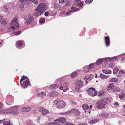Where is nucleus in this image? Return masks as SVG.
Returning a JSON list of instances; mask_svg holds the SVG:
<instances>
[{
    "label": "nucleus",
    "instance_id": "obj_1",
    "mask_svg": "<svg viewBox=\"0 0 125 125\" xmlns=\"http://www.w3.org/2000/svg\"><path fill=\"white\" fill-rule=\"evenodd\" d=\"M47 8V6L44 3H41L36 9L35 15L38 16L41 15L43 12L46 10Z\"/></svg>",
    "mask_w": 125,
    "mask_h": 125
},
{
    "label": "nucleus",
    "instance_id": "obj_2",
    "mask_svg": "<svg viewBox=\"0 0 125 125\" xmlns=\"http://www.w3.org/2000/svg\"><path fill=\"white\" fill-rule=\"evenodd\" d=\"M54 103L57 108L60 109L63 108L65 105V103L63 101L58 99L55 100L54 102Z\"/></svg>",
    "mask_w": 125,
    "mask_h": 125
},
{
    "label": "nucleus",
    "instance_id": "obj_3",
    "mask_svg": "<svg viewBox=\"0 0 125 125\" xmlns=\"http://www.w3.org/2000/svg\"><path fill=\"white\" fill-rule=\"evenodd\" d=\"M107 103V102L104 100L98 101L96 104L97 108L99 109H101L105 107L106 104Z\"/></svg>",
    "mask_w": 125,
    "mask_h": 125
},
{
    "label": "nucleus",
    "instance_id": "obj_4",
    "mask_svg": "<svg viewBox=\"0 0 125 125\" xmlns=\"http://www.w3.org/2000/svg\"><path fill=\"white\" fill-rule=\"evenodd\" d=\"M16 18H14L10 23V26L13 30H14L16 28L19 27V24L16 21Z\"/></svg>",
    "mask_w": 125,
    "mask_h": 125
},
{
    "label": "nucleus",
    "instance_id": "obj_5",
    "mask_svg": "<svg viewBox=\"0 0 125 125\" xmlns=\"http://www.w3.org/2000/svg\"><path fill=\"white\" fill-rule=\"evenodd\" d=\"M76 85L75 90L79 92H81L80 88L83 86V81L81 80L77 81L76 83Z\"/></svg>",
    "mask_w": 125,
    "mask_h": 125
},
{
    "label": "nucleus",
    "instance_id": "obj_6",
    "mask_svg": "<svg viewBox=\"0 0 125 125\" xmlns=\"http://www.w3.org/2000/svg\"><path fill=\"white\" fill-rule=\"evenodd\" d=\"M19 108L17 106H15L9 109V113L17 114L18 113Z\"/></svg>",
    "mask_w": 125,
    "mask_h": 125
},
{
    "label": "nucleus",
    "instance_id": "obj_7",
    "mask_svg": "<svg viewBox=\"0 0 125 125\" xmlns=\"http://www.w3.org/2000/svg\"><path fill=\"white\" fill-rule=\"evenodd\" d=\"M95 90L94 88H89L86 91L88 92V93L90 95L94 96H96L97 93V92Z\"/></svg>",
    "mask_w": 125,
    "mask_h": 125
},
{
    "label": "nucleus",
    "instance_id": "obj_8",
    "mask_svg": "<svg viewBox=\"0 0 125 125\" xmlns=\"http://www.w3.org/2000/svg\"><path fill=\"white\" fill-rule=\"evenodd\" d=\"M69 85L68 83H63L62 86L60 87V89L63 90V92H65V90H68L69 89Z\"/></svg>",
    "mask_w": 125,
    "mask_h": 125
},
{
    "label": "nucleus",
    "instance_id": "obj_9",
    "mask_svg": "<svg viewBox=\"0 0 125 125\" xmlns=\"http://www.w3.org/2000/svg\"><path fill=\"white\" fill-rule=\"evenodd\" d=\"M33 20V17L29 14L28 15V18L25 21L24 23L26 24H29Z\"/></svg>",
    "mask_w": 125,
    "mask_h": 125
},
{
    "label": "nucleus",
    "instance_id": "obj_10",
    "mask_svg": "<svg viewBox=\"0 0 125 125\" xmlns=\"http://www.w3.org/2000/svg\"><path fill=\"white\" fill-rule=\"evenodd\" d=\"M39 111L42 113L43 115H45L49 114V111L46 109L43 108H40Z\"/></svg>",
    "mask_w": 125,
    "mask_h": 125
},
{
    "label": "nucleus",
    "instance_id": "obj_11",
    "mask_svg": "<svg viewBox=\"0 0 125 125\" xmlns=\"http://www.w3.org/2000/svg\"><path fill=\"white\" fill-rule=\"evenodd\" d=\"M109 116L108 114L105 112H102L99 114V116L101 118H107Z\"/></svg>",
    "mask_w": 125,
    "mask_h": 125
},
{
    "label": "nucleus",
    "instance_id": "obj_12",
    "mask_svg": "<svg viewBox=\"0 0 125 125\" xmlns=\"http://www.w3.org/2000/svg\"><path fill=\"white\" fill-rule=\"evenodd\" d=\"M29 79H27V80H25L24 81L23 83H20L21 85L23 87H27L29 84Z\"/></svg>",
    "mask_w": 125,
    "mask_h": 125
},
{
    "label": "nucleus",
    "instance_id": "obj_13",
    "mask_svg": "<svg viewBox=\"0 0 125 125\" xmlns=\"http://www.w3.org/2000/svg\"><path fill=\"white\" fill-rule=\"evenodd\" d=\"M29 79H27V80H25L24 81L23 83H20L21 85L23 87H27L29 84Z\"/></svg>",
    "mask_w": 125,
    "mask_h": 125
},
{
    "label": "nucleus",
    "instance_id": "obj_14",
    "mask_svg": "<svg viewBox=\"0 0 125 125\" xmlns=\"http://www.w3.org/2000/svg\"><path fill=\"white\" fill-rule=\"evenodd\" d=\"M31 109L30 107H21L20 108L21 110L23 112H27L29 111Z\"/></svg>",
    "mask_w": 125,
    "mask_h": 125
},
{
    "label": "nucleus",
    "instance_id": "obj_15",
    "mask_svg": "<svg viewBox=\"0 0 125 125\" xmlns=\"http://www.w3.org/2000/svg\"><path fill=\"white\" fill-rule=\"evenodd\" d=\"M117 60V59L116 57H114L112 58L108 57L105 59V61H106L113 62Z\"/></svg>",
    "mask_w": 125,
    "mask_h": 125
},
{
    "label": "nucleus",
    "instance_id": "obj_16",
    "mask_svg": "<svg viewBox=\"0 0 125 125\" xmlns=\"http://www.w3.org/2000/svg\"><path fill=\"white\" fill-rule=\"evenodd\" d=\"M93 64L92 63H91L89 65V68H87V70L86 71H85V69H84V68H85V67H84L83 68V71L85 73L88 72L89 69H92L93 68Z\"/></svg>",
    "mask_w": 125,
    "mask_h": 125
},
{
    "label": "nucleus",
    "instance_id": "obj_17",
    "mask_svg": "<svg viewBox=\"0 0 125 125\" xmlns=\"http://www.w3.org/2000/svg\"><path fill=\"white\" fill-rule=\"evenodd\" d=\"M55 121H57L59 123H64L66 121V119L64 117H60L55 120Z\"/></svg>",
    "mask_w": 125,
    "mask_h": 125
},
{
    "label": "nucleus",
    "instance_id": "obj_18",
    "mask_svg": "<svg viewBox=\"0 0 125 125\" xmlns=\"http://www.w3.org/2000/svg\"><path fill=\"white\" fill-rule=\"evenodd\" d=\"M105 42L107 46H109L110 43V39L109 36H107L105 37Z\"/></svg>",
    "mask_w": 125,
    "mask_h": 125
},
{
    "label": "nucleus",
    "instance_id": "obj_19",
    "mask_svg": "<svg viewBox=\"0 0 125 125\" xmlns=\"http://www.w3.org/2000/svg\"><path fill=\"white\" fill-rule=\"evenodd\" d=\"M99 121V120L95 118L94 119L91 120L89 121V123L90 124H93L96 123Z\"/></svg>",
    "mask_w": 125,
    "mask_h": 125
},
{
    "label": "nucleus",
    "instance_id": "obj_20",
    "mask_svg": "<svg viewBox=\"0 0 125 125\" xmlns=\"http://www.w3.org/2000/svg\"><path fill=\"white\" fill-rule=\"evenodd\" d=\"M54 122H53L48 123L47 124L48 125H60L59 123L57 121L54 120Z\"/></svg>",
    "mask_w": 125,
    "mask_h": 125
},
{
    "label": "nucleus",
    "instance_id": "obj_21",
    "mask_svg": "<svg viewBox=\"0 0 125 125\" xmlns=\"http://www.w3.org/2000/svg\"><path fill=\"white\" fill-rule=\"evenodd\" d=\"M82 107L84 110L85 111V112L86 113L88 110L89 107L88 106L87 104H84L82 106Z\"/></svg>",
    "mask_w": 125,
    "mask_h": 125
},
{
    "label": "nucleus",
    "instance_id": "obj_22",
    "mask_svg": "<svg viewBox=\"0 0 125 125\" xmlns=\"http://www.w3.org/2000/svg\"><path fill=\"white\" fill-rule=\"evenodd\" d=\"M58 86L59 85L58 84H55L51 85L48 88L50 89H52L53 88H57Z\"/></svg>",
    "mask_w": 125,
    "mask_h": 125
},
{
    "label": "nucleus",
    "instance_id": "obj_23",
    "mask_svg": "<svg viewBox=\"0 0 125 125\" xmlns=\"http://www.w3.org/2000/svg\"><path fill=\"white\" fill-rule=\"evenodd\" d=\"M45 92H42L41 93H38L37 94V96L41 98L43 97V96L46 95Z\"/></svg>",
    "mask_w": 125,
    "mask_h": 125
},
{
    "label": "nucleus",
    "instance_id": "obj_24",
    "mask_svg": "<svg viewBox=\"0 0 125 125\" xmlns=\"http://www.w3.org/2000/svg\"><path fill=\"white\" fill-rule=\"evenodd\" d=\"M114 85L113 83H111L109 85L107 88V89L108 90H110L113 89L114 88Z\"/></svg>",
    "mask_w": 125,
    "mask_h": 125
},
{
    "label": "nucleus",
    "instance_id": "obj_25",
    "mask_svg": "<svg viewBox=\"0 0 125 125\" xmlns=\"http://www.w3.org/2000/svg\"><path fill=\"white\" fill-rule=\"evenodd\" d=\"M99 76L102 79H105L109 77V76L105 75L102 73H101L100 74Z\"/></svg>",
    "mask_w": 125,
    "mask_h": 125
},
{
    "label": "nucleus",
    "instance_id": "obj_26",
    "mask_svg": "<svg viewBox=\"0 0 125 125\" xmlns=\"http://www.w3.org/2000/svg\"><path fill=\"white\" fill-rule=\"evenodd\" d=\"M125 94L124 92L119 94V96L120 99H122L124 98Z\"/></svg>",
    "mask_w": 125,
    "mask_h": 125
},
{
    "label": "nucleus",
    "instance_id": "obj_27",
    "mask_svg": "<svg viewBox=\"0 0 125 125\" xmlns=\"http://www.w3.org/2000/svg\"><path fill=\"white\" fill-rule=\"evenodd\" d=\"M73 112L77 116L80 115V113L79 111L77 109L74 110L73 111Z\"/></svg>",
    "mask_w": 125,
    "mask_h": 125
},
{
    "label": "nucleus",
    "instance_id": "obj_28",
    "mask_svg": "<svg viewBox=\"0 0 125 125\" xmlns=\"http://www.w3.org/2000/svg\"><path fill=\"white\" fill-rule=\"evenodd\" d=\"M22 41H17V46L19 47L21 46L22 45Z\"/></svg>",
    "mask_w": 125,
    "mask_h": 125
},
{
    "label": "nucleus",
    "instance_id": "obj_29",
    "mask_svg": "<svg viewBox=\"0 0 125 125\" xmlns=\"http://www.w3.org/2000/svg\"><path fill=\"white\" fill-rule=\"evenodd\" d=\"M1 112V114H5L6 113H9V109H4L0 110Z\"/></svg>",
    "mask_w": 125,
    "mask_h": 125
},
{
    "label": "nucleus",
    "instance_id": "obj_30",
    "mask_svg": "<svg viewBox=\"0 0 125 125\" xmlns=\"http://www.w3.org/2000/svg\"><path fill=\"white\" fill-rule=\"evenodd\" d=\"M118 78H112L110 80L111 82H115L118 81Z\"/></svg>",
    "mask_w": 125,
    "mask_h": 125
},
{
    "label": "nucleus",
    "instance_id": "obj_31",
    "mask_svg": "<svg viewBox=\"0 0 125 125\" xmlns=\"http://www.w3.org/2000/svg\"><path fill=\"white\" fill-rule=\"evenodd\" d=\"M27 79H29L26 76H23L22 77V78L21 79L20 81V83H21L22 81L23 80H27Z\"/></svg>",
    "mask_w": 125,
    "mask_h": 125
},
{
    "label": "nucleus",
    "instance_id": "obj_32",
    "mask_svg": "<svg viewBox=\"0 0 125 125\" xmlns=\"http://www.w3.org/2000/svg\"><path fill=\"white\" fill-rule=\"evenodd\" d=\"M54 6L55 8L56 9H58V8H59L61 7V6L60 4L56 3H54Z\"/></svg>",
    "mask_w": 125,
    "mask_h": 125
},
{
    "label": "nucleus",
    "instance_id": "obj_33",
    "mask_svg": "<svg viewBox=\"0 0 125 125\" xmlns=\"http://www.w3.org/2000/svg\"><path fill=\"white\" fill-rule=\"evenodd\" d=\"M102 62V60L101 59H98L96 62L97 65H100L101 64Z\"/></svg>",
    "mask_w": 125,
    "mask_h": 125
},
{
    "label": "nucleus",
    "instance_id": "obj_34",
    "mask_svg": "<svg viewBox=\"0 0 125 125\" xmlns=\"http://www.w3.org/2000/svg\"><path fill=\"white\" fill-rule=\"evenodd\" d=\"M21 3L23 4H25L26 3L29 2V0H19Z\"/></svg>",
    "mask_w": 125,
    "mask_h": 125
},
{
    "label": "nucleus",
    "instance_id": "obj_35",
    "mask_svg": "<svg viewBox=\"0 0 125 125\" xmlns=\"http://www.w3.org/2000/svg\"><path fill=\"white\" fill-rule=\"evenodd\" d=\"M119 70L117 68H115L113 70V73L114 74H117Z\"/></svg>",
    "mask_w": 125,
    "mask_h": 125
},
{
    "label": "nucleus",
    "instance_id": "obj_36",
    "mask_svg": "<svg viewBox=\"0 0 125 125\" xmlns=\"http://www.w3.org/2000/svg\"><path fill=\"white\" fill-rule=\"evenodd\" d=\"M77 75V73L74 72L72 73L71 75V77L72 78H74L76 77Z\"/></svg>",
    "mask_w": 125,
    "mask_h": 125
},
{
    "label": "nucleus",
    "instance_id": "obj_37",
    "mask_svg": "<svg viewBox=\"0 0 125 125\" xmlns=\"http://www.w3.org/2000/svg\"><path fill=\"white\" fill-rule=\"evenodd\" d=\"M78 5L80 7H83V1H81L77 3Z\"/></svg>",
    "mask_w": 125,
    "mask_h": 125
},
{
    "label": "nucleus",
    "instance_id": "obj_38",
    "mask_svg": "<svg viewBox=\"0 0 125 125\" xmlns=\"http://www.w3.org/2000/svg\"><path fill=\"white\" fill-rule=\"evenodd\" d=\"M120 90V88L118 87L115 88L113 90V91L115 92H118Z\"/></svg>",
    "mask_w": 125,
    "mask_h": 125
},
{
    "label": "nucleus",
    "instance_id": "obj_39",
    "mask_svg": "<svg viewBox=\"0 0 125 125\" xmlns=\"http://www.w3.org/2000/svg\"><path fill=\"white\" fill-rule=\"evenodd\" d=\"M93 0H86L85 3L87 4H89L92 2Z\"/></svg>",
    "mask_w": 125,
    "mask_h": 125
},
{
    "label": "nucleus",
    "instance_id": "obj_40",
    "mask_svg": "<svg viewBox=\"0 0 125 125\" xmlns=\"http://www.w3.org/2000/svg\"><path fill=\"white\" fill-rule=\"evenodd\" d=\"M45 21V19L44 18H41L39 22L40 23H43Z\"/></svg>",
    "mask_w": 125,
    "mask_h": 125
},
{
    "label": "nucleus",
    "instance_id": "obj_41",
    "mask_svg": "<svg viewBox=\"0 0 125 125\" xmlns=\"http://www.w3.org/2000/svg\"><path fill=\"white\" fill-rule=\"evenodd\" d=\"M1 23L3 25H6L7 24L6 20L4 19L2 20Z\"/></svg>",
    "mask_w": 125,
    "mask_h": 125
},
{
    "label": "nucleus",
    "instance_id": "obj_42",
    "mask_svg": "<svg viewBox=\"0 0 125 125\" xmlns=\"http://www.w3.org/2000/svg\"><path fill=\"white\" fill-rule=\"evenodd\" d=\"M33 3L35 4H37L38 3L37 0H30Z\"/></svg>",
    "mask_w": 125,
    "mask_h": 125
},
{
    "label": "nucleus",
    "instance_id": "obj_43",
    "mask_svg": "<svg viewBox=\"0 0 125 125\" xmlns=\"http://www.w3.org/2000/svg\"><path fill=\"white\" fill-rule=\"evenodd\" d=\"M119 73L123 75L125 74V72L123 70L120 71L119 72Z\"/></svg>",
    "mask_w": 125,
    "mask_h": 125
},
{
    "label": "nucleus",
    "instance_id": "obj_44",
    "mask_svg": "<svg viewBox=\"0 0 125 125\" xmlns=\"http://www.w3.org/2000/svg\"><path fill=\"white\" fill-rule=\"evenodd\" d=\"M72 12H73V10H71L70 11L67 12L66 13L65 15L67 16L69 15Z\"/></svg>",
    "mask_w": 125,
    "mask_h": 125
},
{
    "label": "nucleus",
    "instance_id": "obj_45",
    "mask_svg": "<svg viewBox=\"0 0 125 125\" xmlns=\"http://www.w3.org/2000/svg\"><path fill=\"white\" fill-rule=\"evenodd\" d=\"M3 8L4 9L5 11L7 12L8 11V8H7V6L5 5L3 6Z\"/></svg>",
    "mask_w": 125,
    "mask_h": 125
},
{
    "label": "nucleus",
    "instance_id": "obj_46",
    "mask_svg": "<svg viewBox=\"0 0 125 125\" xmlns=\"http://www.w3.org/2000/svg\"><path fill=\"white\" fill-rule=\"evenodd\" d=\"M3 125H11L8 122H5L3 123Z\"/></svg>",
    "mask_w": 125,
    "mask_h": 125
},
{
    "label": "nucleus",
    "instance_id": "obj_47",
    "mask_svg": "<svg viewBox=\"0 0 125 125\" xmlns=\"http://www.w3.org/2000/svg\"><path fill=\"white\" fill-rule=\"evenodd\" d=\"M80 10V9L78 8H76L75 7H74V10H73V12H75L76 11H79Z\"/></svg>",
    "mask_w": 125,
    "mask_h": 125
},
{
    "label": "nucleus",
    "instance_id": "obj_48",
    "mask_svg": "<svg viewBox=\"0 0 125 125\" xmlns=\"http://www.w3.org/2000/svg\"><path fill=\"white\" fill-rule=\"evenodd\" d=\"M21 31H19L17 32H15V34L16 35H18L20 34L21 33Z\"/></svg>",
    "mask_w": 125,
    "mask_h": 125
},
{
    "label": "nucleus",
    "instance_id": "obj_49",
    "mask_svg": "<svg viewBox=\"0 0 125 125\" xmlns=\"http://www.w3.org/2000/svg\"><path fill=\"white\" fill-rule=\"evenodd\" d=\"M23 4H24L22 3L19 6V7L21 9L24 7V5Z\"/></svg>",
    "mask_w": 125,
    "mask_h": 125
},
{
    "label": "nucleus",
    "instance_id": "obj_50",
    "mask_svg": "<svg viewBox=\"0 0 125 125\" xmlns=\"http://www.w3.org/2000/svg\"><path fill=\"white\" fill-rule=\"evenodd\" d=\"M71 4L70 2L69 1H68L65 4V5L66 6H69Z\"/></svg>",
    "mask_w": 125,
    "mask_h": 125
},
{
    "label": "nucleus",
    "instance_id": "obj_51",
    "mask_svg": "<svg viewBox=\"0 0 125 125\" xmlns=\"http://www.w3.org/2000/svg\"><path fill=\"white\" fill-rule=\"evenodd\" d=\"M44 15L46 16H47L49 15V13L48 12L46 11L44 13Z\"/></svg>",
    "mask_w": 125,
    "mask_h": 125
},
{
    "label": "nucleus",
    "instance_id": "obj_52",
    "mask_svg": "<svg viewBox=\"0 0 125 125\" xmlns=\"http://www.w3.org/2000/svg\"><path fill=\"white\" fill-rule=\"evenodd\" d=\"M102 71V72L103 73H105L107 74V70H103Z\"/></svg>",
    "mask_w": 125,
    "mask_h": 125
},
{
    "label": "nucleus",
    "instance_id": "obj_53",
    "mask_svg": "<svg viewBox=\"0 0 125 125\" xmlns=\"http://www.w3.org/2000/svg\"><path fill=\"white\" fill-rule=\"evenodd\" d=\"M107 74H110L111 73L112 71L110 70H107Z\"/></svg>",
    "mask_w": 125,
    "mask_h": 125
},
{
    "label": "nucleus",
    "instance_id": "obj_54",
    "mask_svg": "<svg viewBox=\"0 0 125 125\" xmlns=\"http://www.w3.org/2000/svg\"><path fill=\"white\" fill-rule=\"evenodd\" d=\"M69 112L68 111L65 113H62V114L63 115H66Z\"/></svg>",
    "mask_w": 125,
    "mask_h": 125
},
{
    "label": "nucleus",
    "instance_id": "obj_55",
    "mask_svg": "<svg viewBox=\"0 0 125 125\" xmlns=\"http://www.w3.org/2000/svg\"><path fill=\"white\" fill-rule=\"evenodd\" d=\"M103 93L99 92L98 94V96H101L103 95Z\"/></svg>",
    "mask_w": 125,
    "mask_h": 125
},
{
    "label": "nucleus",
    "instance_id": "obj_56",
    "mask_svg": "<svg viewBox=\"0 0 125 125\" xmlns=\"http://www.w3.org/2000/svg\"><path fill=\"white\" fill-rule=\"evenodd\" d=\"M59 2L60 3H64V0H59Z\"/></svg>",
    "mask_w": 125,
    "mask_h": 125
},
{
    "label": "nucleus",
    "instance_id": "obj_57",
    "mask_svg": "<svg viewBox=\"0 0 125 125\" xmlns=\"http://www.w3.org/2000/svg\"><path fill=\"white\" fill-rule=\"evenodd\" d=\"M106 100L107 101H106V102H107V103L108 102H109L110 101L109 100V97H107L106 98Z\"/></svg>",
    "mask_w": 125,
    "mask_h": 125
},
{
    "label": "nucleus",
    "instance_id": "obj_58",
    "mask_svg": "<svg viewBox=\"0 0 125 125\" xmlns=\"http://www.w3.org/2000/svg\"><path fill=\"white\" fill-rule=\"evenodd\" d=\"M75 5H73V6L71 7V9L72 10H74V6Z\"/></svg>",
    "mask_w": 125,
    "mask_h": 125
},
{
    "label": "nucleus",
    "instance_id": "obj_59",
    "mask_svg": "<svg viewBox=\"0 0 125 125\" xmlns=\"http://www.w3.org/2000/svg\"><path fill=\"white\" fill-rule=\"evenodd\" d=\"M3 104L1 103L0 102V108H1L2 107Z\"/></svg>",
    "mask_w": 125,
    "mask_h": 125
},
{
    "label": "nucleus",
    "instance_id": "obj_60",
    "mask_svg": "<svg viewBox=\"0 0 125 125\" xmlns=\"http://www.w3.org/2000/svg\"><path fill=\"white\" fill-rule=\"evenodd\" d=\"M79 125H87L85 123H83L82 124H80Z\"/></svg>",
    "mask_w": 125,
    "mask_h": 125
},
{
    "label": "nucleus",
    "instance_id": "obj_61",
    "mask_svg": "<svg viewBox=\"0 0 125 125\" xmlns=\"http://www.w3.org/2000/svg\"><path fill=\"white\" fill-rule=\"evenodd\" d=\"M27 125H34L31 123H29Z\"/></svg>",
    "mask_w": 125,
    "mask_h": 125
},
{
    "label": "nucleus",
    "instance_id": "obj_62",
    "mask_svg": "<svg viewBox=\"0 0 125 125\" xmlns=\"http://www.w3.org/2000/svg\"><path fill=\"white\" fill-rule=\"evenodd\" d=\"M115 105L116 106H118V105L119 104L117 102H116L115 104Z\"/></svg>",
    "mask_w": 125,
    "mask_h": 125
},
{
    "label": "nucleus",
    "instance_id": "obj_63",
    "mask_svg": "<svg viewBox=\"0 0 125 125\" xmlns=\"http://www.w3.org/2000/svg\"><path fill=\"white\" fill-rule=\"evenodd\" d=\"M83 79L86 80L87 79V78L86 76H85L83 78Z\"/></svg>",
    "mask_w": 125,
    "mask_h": 125
},
{
    "label": "nucleus",
    "instance_id": "obj_64",
    "mask_svg": "<svg viewBox=\"0 0 125 125\" xmlns=\"http://www.w3.org/2000/svg\"><path fill=\"white\" fill-rule=\"evenodd\" d=\"M3 18V17L2 16H0V21H1V20Z\"/></svg>",
    "mask_w": 125,
    "mask_h": 125
}]
</instances>
